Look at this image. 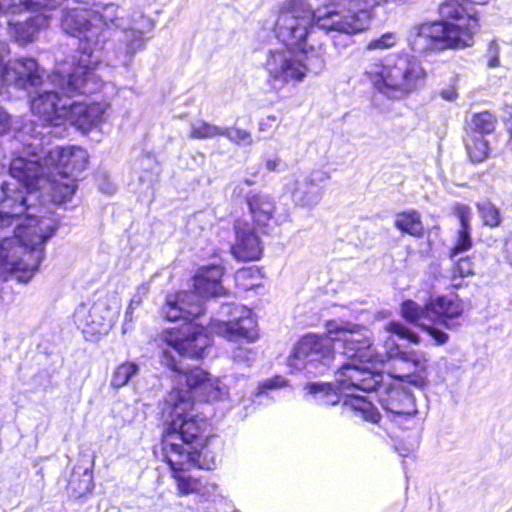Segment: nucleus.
<instances>
[{"label":"nucleus","mask_w":512,"mask_h":512,"mask_svg":"<svg viewBox=\"0 0 512 512\" xmlns=\"http://www.w3.org/2000/svg\"><path fill=\"white\" fill-rule=\"evenodd\" d=\"M246 201L254 223L259 227H266L276 209L273 198L262 192H251L247 195Z\"/></svg>","instance_id":"26"},{"label":"nucleus","mask_w":512,"mask_h":512,"mask_svg":"<svg viewBox=\"0 0 512 512\" xmlns=\"http://www.w3.org/2000/svg\"><path fill=\"white\" fill-rule=\"evenodd\" d=\"M504 251L507 260L512 264V235L505 242Z\"/></svg>","instance_id":"50"},{"label":"nucleus","mask_w":512,"mask_h":512,"mask_svg":"<svg viewBox=\"0 0 512 512\" xmlns=\"http://www.w3.org/2000/svg\"><path fill=\"white\" fill-rule=\"evenodd\" d=\"M285 383L286 382L282 377L276 376L271 379H267L263 383H261L259 386V390H260V393H263L267 389L283 387L285 385Z\"/></svg>","instance_id":"46"},{"label":"nucleus","mask_w":512,"mask_h":512,"mask_svg":"<svg viewBox=\"0 0 512 512\" xmlns=\"http://www.w3.org/2000/svg\"><path fill=\"white\" fill-rule=\"evenodd\" d=\"M326 11L317 16L304 0L285 2L279 10L274 32L284 46L301 47L315 34L316 28L327 32L355 34L368 28L370 6L387 0H324Z\"/></svg>","instance_id":"1"},{"label":"nucleus","mask_w":512,"mask_h":512,"mask_svg":"<svg viewBox=\"0 0 512 512\" xmlns=\"http://www.w3.org/2000/svg\"><path fill=\"white\" fill-rule=\"evenodd\" d=\"M300 49L301 55L303 54L305 59L303 61L307 67V73L313 72L315 74H319L325 67V48L323 45L318 44L314 46L309 44V41L301 47Z\"/></svg>","instance_id":"30"},{"label":"nucleus","mask_w":512,"mask_h":512,"mask_svg":"<svg viewBox=\"0 0 512 512\" xmlns=\"http://www.w3.org/2000/svg\"><path fill=\"white\" fill-rule=\"evenodd\" d=\"M222 319H214L210 329L228 340L245 339L254 342L258 338L257 323L250 309L241 305H223Z\"/></svg>","instance_id":"15"},{"label":"nucleus","mask_w":512,"mask_h":512,"mask_svg":"<svg viewBox=\"0 0 512 512\" xmlns=\"http://www.w3.org/2000/svg\"><path fill=\"white\" fill-rule=\"evenodd\" d=\"M103 16L105 28H116L122 32L121 38L109 52L108 60L113 65L127 66L144 47V35L153 28L152 21L140 11L128 14L115 4L105 5Z\"/></svg>","instance_id":"9"},{"label":"nucleus","mask_w":512,"mask_h":512,"mask_svg":"<svg viewBox=\"0 0 512 512\" xmlns=\"http://www.w3.org/2000/svg\"><path fill=\"white\" fill-rule=\"evenodd\" d=\"M296 48L282 45L268 51L265 70L272 89L279 91L289 83L302 82L307 76L306 64Z\"/></svg>","instance_id":"13"},{"label":"nucleus","mask_w":512,"mask_h":512,"mask_svg":"<svg viewBox=\"0 0 512 512\" xmlns=\"http://www.w3.org/2000/svg\"><path fill=\"white\" fill-rule=\"evenodd\" d=\"M172 471V476L177 482V489L181 495L199 494L206 495L209 493V488L204 485L200 480L192 478L185 474V471L192 467H199L201 469L211 470L216 466L214 457L208 458L206 455L203 458L194 457V463L187 466L173 467L171 463H168Z\"/></svg>","instance_id":"25"},{"label":"nucleus","mask_w":512,"mask_h":512,"mask_svg":"<svg viewBox=\"0 0 512 512\" xmlns=\"http://www.w3.org/2000/svg\"><path fill=\"white\" fill-rule=\"evenodd\" d=\"M477 209L485 225L496 227L500 224L501 218L499 210L490 201H483L478 203Z\"/></svg>","instance_id":"39"},{"label":"nucleus","mask_w":512,"mask_h":512,"mask_svg":"<svg viewBox=\"0 0 512 512\" xmlns=\"http://www.w3.org/2000/svg\"><path fill=\"white\" fill-rule=\"evenodd\" d=\"M223 269L219 265L203 266L194 276V291L168 295L163 314L169 321L186 319L201 314L203 299L224 294L221 285Z\"/></svg>","instance_id":"10"},{"label":"nucleus","mask_w":512,"mask_h":512,"mask_svg":"<svg viewBox=\"0 0 512 512\" xmlns=\"http://www.w3.org/2000/svg\"><path fill=\"white\" fill-rule=\"evenodd\" d=\"M161 362L177 374L176 380L179 384L183 381L186 383L187 389L179 390L182 394L187 393L190 401L193 396L207 402L223 400L228 397V387L219 378L211 376L198 367L187 371L182 370L175 356L167 349L162 351Z\"/></svg>","instance_id":"12"},{"label":"nucleus","mask_w":512,"mask_h":512,"mask_svg":"<svg viewBox=\"0 0 512 512\" xmlns=\"http://www.w3.org/2000/svg\"><path fill=\"white\" fill-rule=\"evenodd\" d=\"M221 134H223L222 127L201 121L192 124L189 137L194 139H207L221 136Z\"/></svg>","instance_id":"38"},{"label":"nucleus","mask_w":512,"mask_h":512,"mask_svg":"<svg viewBox=\"0 0 512 512\" xmlns=\"http://www.w3.org/2000/svg\"><path fill=\"white\" fill-rule=\"evenodd\" d=\"M193 403L189 395L173 389L165 401L164 414L171 422L163 439V451L167 463L183 467L194 463V457H208L203 451L202 433L207 423L204 419L190 416Z\"/></svg>","instance_id":"5"},{"label":"nucleus","mask_w":512,"mask_h":512,"mask_svg":"<svg viewBox=\"0 0 512 512\" xmlns=\"http://www.w3.org/2000/svg\"><path fill=\"white\" fill-rule=\"evenodd\" d=\"M346 358L351 362L342 365L335 374L341 393H345L346 399L343 405L358 413L364 420L378 423L380 414L374 405L365 397L354 393L356 390L369 392L376 388L378 380L374 372L378 366L363 363L358 359Z\"/></svg>","instance_id":"11"},{"label":"nucleus","mask_w":512,"mask_h":512,"mask_svg":"<svg viewBox=\"0 0 512 512\" xmlns=\"http://www.w3.org/2000/svg\"><path fill=\"white\" fill-rule=\"evenodd\" d=\"M336 352L343 356L325 326V336L309 334L297 342L287 358V365L297 371L318 369L335 359Z\"/></svg>","instance_id":"14"},{"label":"nucleus","mask_w":512,"mask_h":512,"mask_svg":"<svg viewBox=\"0 0 512 512\" xmlns=\"http://www.w3.org/2000/svg\"><path fill=\"white\" fill-rule=\"evenodd\" d=\"M0 42L7 46L5 42L1 40ZM7 53L8 47H6V52L0 59L1 88L2 86H13L17 89L29 91L31 89L37 90L45 83L43 81L44 71L33 58H19L2 66V60Z\"/></svg>","instance_id":"18"},{"label":"nucleus","mask_w":512,"mask_h":512,"mask_svg":"<svg viewBox=\"0 0 512 512\" xmlns=\"http://www.w3.org/2000/svg\"><path fill=\"white\" fill-rule=\"evenodd\" d=\"M305 389L322 405H335L341 401V396H345V393H341L339 384H337V390L327 383H309Z\"/></svg>","instance_id":"29"},{"label":"nucleus","mask_w":512,"mask_h":512,"mask_svg":"<svg viewBox=\"0 0 512 512\" xmlns=\"http://www.w3.org/2000/svg\"><path fill=\"white\" fill-rule=\"evenodd\" d=\"M133 311L134 310H130L129 307H127V310H126V313H125V322H132V320H133V317H132Z\"/></svg>","instance_id":"51"},{"label":"nucleus","mask_w":512,"mask_h":512,"mask_svg":"<svg viewBox=\"0 0 512 512\" xmlns=\"http://www.w3.org/2000/svg\"><path fill=\"white\" fill-rule=\"evenodd\" d=\"M107 108L106 103H87L71 98L66 122L82 131H88L104 121Z\"/></svg>","instance_id":"23"},{"label":"nucleus","mask_w":512,"mask_h":512,"mask_svg":"<svg viewBox=\"0 0 512 512\" xmlns=\"http://www.w3.org/2000/svg\"><path fill=\"white\" fill-rule=\"evenodd\" d=\"M329 337L335 342L344 357L358 359L372 366H381L388 359L400 357L403 361H411L416 366L424 360L423 355L401 352L392 335L418 343V336L399 322H390L385 326L389 334L384 341V352L373 347L371 331L364 325L346 320H329L326 322Z\"/></svg>","instance_id":"3"},{"label":"nucleus","mask_w":512,"mask_h":512,"mask_svg":"<svg viewBox=\"0 0 512 512\" xmlns=\"http://www.w3.org/2000/svg\"><path fill=\"white\" fill-rule=\"evenodd\" d=\"M88 154L81 147L45 149L23 147L11 160V172L20 179L47 177L52 183L55 200L65 201L76 190L78 175L86 168Z\"/></svg>","instance_id":"2"},{"label":"nucleus","mask_w":512,"mask_h":512,"mask_svg":"<svg viewBox=\"0 0 512 512\" xmlns=\"http://www.w3.org/2000/svg\"><path fill=\"white\" fill-rule=\"evenodd\" d=\"M328 175L321 171H312L308 175L295 179L291 190L293 201L302 207H314L322 198L321 184Z\"/></svg>","instance_id":"24"},{"label":"nucleus","mask_w":512,"mask_h":512,"mask_svg":"<svg viewBox=\"0 0 512 512\" xmlns=\"http://www.w3.org/2000/svg\"><path fill=\"white\" fill-rule=\"evenodd\" d=\"M118 313L117 306L107 300H98L92 305L80 304L74 312V321L87 335L106 334L113 326Z\"/></svg>","instance_id":"20"},{"label":"nucleus","mask_w":512,"mask_h":512,"mask_svg":"<svg viewBox=\"0 0 512 512\" xmlns=\"http://www.w3.org/2000/svg\"><path fill=\"white\" fill-rule=\"evenodd\" d=\"M442 96H443L444 99H448V94L446 92H443Z\"/></svg>","instance_id":"53"},{"label":"nucleus","mask_w":512,"mask_h":512,"mask_svg":"<svg viewBox=\"0 0 512 512\" xmlns=\"http://www.w3.org/2000/svg\"><path fill=\"white\" fill-rule=\"evenodd\" d=\"M505 113L507 114L508 118L512 119V104L511 105H505L504 106Z\"/></svg>","instance_id":"52"},{"label":"nucleus","mask_w":512,"mask_h":512,"mask_svg":"<svg viewBox=\"0 0 512 512\" xmlns=\"http://www.w3.org/2000/svg\"><path fill=\"white\" fill-rule=\"evenodd\" d=\"M222 132L223 134H221V136L227 137L231 142L237 145L251 146L254 143L252 134L245 129L222 127Z\"/></svg>","instance_id":"41"},{"label":"nucleus","mask_w":512,"mask_h":512,"mask_svg":"<svg viewBox=\"0 0 512 512\" xmlns=\"http://www.w3.org/2000/svg\"><path fill=\"white\" fill-rule=\"evenodd\" d=\"M489 0H450V49H463L474 44V36L479 23L474 9L464 6L470 4H485Z\"/></svg>","instance_id":"17"},{"label":"nucleus","mask_w":512,"mask_h":512,"mask_svg":"<svg viewBox=\"0 0 512 512\" xmlns=\"http://www.w3.org/2000/svg\"><path fill=\"white\" fill-rule=\"evenodd\" d=\"M54 233L52 227L38 230L13 229V236L0 240V278L6 280L12 274L19 282L28 283L38 270L44 257V243Z\"/></svg>","instance_id":"7"},{"label":"nucleus","mask_w":512,"mask_h":512,"mask_svg":"<svg viewBox=\"0 0 512 512\" xmlns=\"http://www.w3.org/2000/svg\"><path fill=\"white\" fill-rule=\"evenodd\" d=\"M472 262L468 257L459 259L450 271V285L453 287L462 286L463 278L472 274Z\"/></svg>","instance_id":"37"},{"label":"nucleus","mask_w":512,"mask_h":512,"mask_svg":"<svg viewBox=\"0 0 512 512\" xmlns=\"http://www.w3.org/2000/svg\"><path fill=\"white\" fill-rule=\"evenodd\" d=\"M234 228L235 241L231 246L233 256L242 261L259 259L263 246L252 225L245 220H237Z\"/></svg>","instance_id":"22"},{"label":"nucleus","mask_w":512,"mask_h":512,"mask_svg":"<svg viewBox=\"0 0 512 512\" xmlns=\"http://www.w3.org/2000/svg\"><path fill=\"white\" fill-rule=\"evenodd\" d=\"M465 309V304L463 301L458 299V296L452 297L450 295V320L459 317L462 315Z\"/></svg>","instance_id":"44"},{"label":"nucleus","mask_w":512,"mask_h":512,"mask_svg":"<svg viewBox=\"0 0 512 512\" xmlns=\"http://www.w3.org/2000/svg\"><path fill=\"white\" fill-rule=\"evenodd\" d=\"M380 402L386 411L394 414L404 415L413 411L412 397L402 389L389 390L386 397H382Z\"/></svg>","instance_id":"28"},{"label":"nucleus","mask_w":512,"mask_h":512,"mask_svg":"<svg viewBox=\"0 0 512 512\" xmlns=\"http://www.w3.org/2000/svg\"><path fill=\"white\" fill-rule=\"evenodd\" d=\"M49 17L39 14L25 22H9V34L20 45H26L35 40L39 30L48 24Z\"/></svg>","instance_id":"27"},{"label":"nucleus","mask_w":512,"mask_h":512,"mask_svg":"<svg viewBox=\"0 0 512 512\" xmlns=\"http://www.w3.org/2000/svg\"><path fill=\"white\" fill-rule=\"evenodd\" d=\"M161 339L179 355L190 358L203 357L210 345V339L203 327L194 323H186L179 329L164 330Z\"/></svg>","instance_id":"19"},{"label":"nucleus","mask_w":512,"mask_h":512,"mask_svg":"<svg viewBox=\"0 0 512 512\" xmlns=\"http://www.w3.org/2000/svg\"><path fill=\"white\" fill-rule=\"evenodd\" d=\"M465 147L470 160L474 163L483 162L490 153L489 141L480 134H467Z\"/></svg>","instance_id":"31"},{"label":"nucleus","mask_w":512,"mask_h":512,"mask_svg":"<svg viewBox=\"0 0 512 512\" xmlns=\"http://www.w3.org/2000/svg\"><path fill=\"white\" fill-rule=\"evenodd\" d=\"M452 215L455 220L454 228H472L473 212L470 206L456 203L452 207Z\"/></svg>","instance_id":"40"},{"label":"nucleus","mask_w":512,"mask_h":512,"mask_svg":"<svg viewBox=\"0 0 512 512\" xmlns=\"http://www.w3.org/2000/svg\"><path fill=\"white\" fill-rule=\"evenodd\" d=\"M473 246L472 228H454L452 254L466 252Z\"/></svg>","instance_id":"36"},{"label":"nucleus","mask_w":512,"mask_h":512,"mask_svg":"<svg viewBox=\"0 0 512 512\" xmlns=\"http://www.w3.org/2000/svg\"><path fill=\"white\" fill-rule=\"evenodd\" d=\"M104 6L100 11L91 10H65L61 19L63 31L69 35L79 37L80 57L72 69L68 81L73 89L84 91H97L102 85L95 69L100 63V51L104 47L106 38L104 32Z\"/></svg>","instance_id":"4"},{"label":"nucleus","mask_w":512,"mask_h":512,"mask_svg":"<svg viewBox=\"0 0 512 512\" xmlns=\"http://www.w3.org/2000/svg\"><path fill=\"white\" fill-rule=\"evenodd\" d=\"M235 280L242 289L251 290L262 286L263 276L257 267H249L237 271Z\"/></svg>","instance_id":"35"},{"label":"nucleus","mask_w":512,"mask_h":512,"mask_svg":"<svg viewBox=\"0 0 512 512\" xmlns=\"http://www.w3.org/2000/svg\"><path fill=\"white\" fill-rule=\"evenodd\" d=\"M364 74L373 88L391 99H402L416 91L426 72L414 57L399 55L371 62Z\"/></svg>","instance_id":"8"},{"label":"nucleus","mask_w":512,"mask_h":512,"mask_svg":"<svg viewBox=\"0 0 512 512\" xmlns=\"http://www.w3.org/2000/svg\"><path fill=\"white\" fill-rule=\"evenodd\" d=\"M448 303L445 297H438L426 307H421L415 301L406 300L401 305V316L408 322L417 324L426 329L437 344L446 341V334L436 328L435 324L446 326L448 319Z\"/></svg>","instance_id":"16"},{"label":"nucleus","mask_w":512,"mask_h":512,"mask_svg":"<svg viewBox=\"0 0 512 512\" xmlns=\"http://www.w3.org/2000/svg\"><path fill=\"white\" fill-rule=\"evenodd\" d=\"M408 41L418 52L445 50L448 47V24L441 20L415 26L410 30Z\"/></svg>","instance_id":"21"},{"label":"nucleus","mask_w":512,"mask_h":512,"mask_svg":"<svg viewBox=\"0 0 512 512\" xmlns=\"http://www.w3.org/2000/svg\"><path fill=\"white\" fill-rule=\"evenodd\" d=\"M255 183V180L254 179H251V178H245L243 179L235 188H234V191H233V194L236 195V196H240L243 192V188H242V185H246V186H251Z\"/></svg>","instance_id":"49"},{"label":"nucleus","mask_w":512,"mask_h":512,"mask_svg":"<svg viewBox=\"0 0 512 512\" xmlns=\"http://www.w3.org/2000/svg\"><path fill=\"white\" fill-rule=\"evenodd\" d=\"M278 125L277 117L275 115H268L259 121L258 129L260 132L273 134Z\"/></svg>","instance_id":"43"},{"label":"nucleus","mask_w":512,"mask_h":512,"mask_svg":"<svg viewBox=\"0 0 512 512\" xmlns=\"http://www.w3.org/2000/svg\"><path fill=\"white\" fill-rule=\"evenodd\" d=\"M147 291L148 288L144 284L138 287L137 293L132 297L128 304L130 310H134L141 304L142 298L147 293Z\"/></svg>","instance_id":"47"},{"label":"nucleus","mask_w":512,"mask_h":512,"mask_svg":"<svg viewBox=\"0 0 512 512\" xmlns=\"http://www.w3.org/2000/svg\"><path fill=\"white\" fill-rule=\"evenodd\" d=\"M398 42V36L394 32H387L382 34L380 37L370 40L367 43L366 49L373 50H385L394 47Z\"/></svg>","instance_id":"42"},{"label":"nucleus","mask_w":512,"mask_h":512,"mask_svg":"<svg viewBox=\"0 0 512 512\" xmlns=\"http://www.w3.org/2000/svg\"><path fill=\"white\" fill-rule=\"evenodd\" d=\"M395 226L400 231L412 236H420L423 233V225L420 215L416 211L400 213L396 216Z\"/></svg>","instance_id":"32"},{"label":"nucleus","mask_w":512,"mask_h":512,"mask_svg":"<svg viewBox=\"0 0 512 512\" xmlns=\"http://www.w3.org/2000/svg\"><path fill=\"white\" fill-rule=\"evenodd\" d=\"M265 168L270 172L279 171L282 166V160L278 156H272L265 160Z\"/></svg>","instance_id":"48"},{"label":"nucleus","mask_w":512,"mask_h":512,"mask_svg":"<svg viewBox=\"0 0 512 512\" xmlns=\"http://www.w3.org/2000/svg\"><path fill=\"white\" fill-rule=\"evenodd\" d=\"M138 372L139 366L135 362L125 361L119 364L113 371L111 386L114 388L124 387Z\"/></svg>","instance_id":"33"},{"label":"nucleus","mask_w":512,"mask_h":512,"mask_svg":"<svg viewBox=\"0 0 512 512\" xmlns=\"http://www.w3.org/2000/svg\"><path fill=\"white\" fill-rule=\"evenodd\" d=\"M495 122V117L489 112L475 114L469 123L467 134H480L486 137L494 131Z\"/></svg>","instance_id":"34"},{"label":"nucleus","mask_w":512,"mask_h":512,"mask_svg":"<svg viewBox=\"0 0 512 512\" xmlns=\"http://www.w3.org/2000/svg\"><path fill=\"white\" fill-rule=\"evenodd\" d=\"M65 70L55 71L42 85L37 95L31 100V109L35 116L39 117L41 124L30 123L25 125L18 135V140L23 147L38 148L45 143L48 134H52L51 126L58 127L66 122L67 112L71 98L78 94H89L94 91L73 89L68 81L72 71L64 75Z\"/></svg>","instance_id":"6"},{"label":"nucleus","mask_w":512,"mask_h":512,"mask_svg":"<svg viewBox=\"0 0 512 512\" xmlns=\"http://www.w3.org/2000/svg\"><path fill=\"white\" fill-rule=\"evenodd\" d=\"M488 56H489L488 66L490 68H495V67L499 66V64H500V61H499V46H498V44L495 41H492L489 44Z\"/></svg>","instance_id":"45"}]
</instances>
